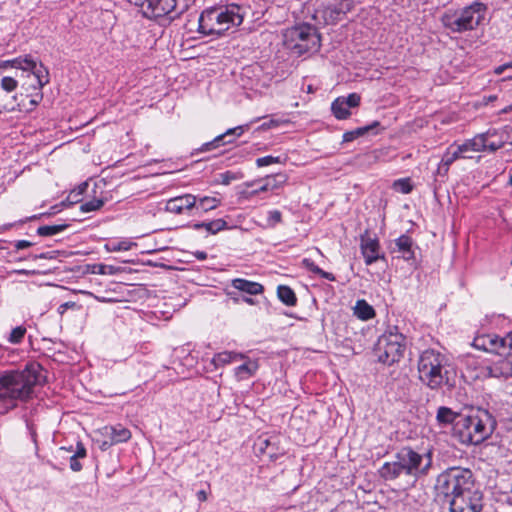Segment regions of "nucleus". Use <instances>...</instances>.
Masks as SVG:
<instances>
[{"mask_svg":"<svg viewBox=\"0 0 512 512\" xmlns=\"http://www.w3.org/2000/svg\"><path fill=\"white\" fill-rule=\"evenodd\" d=\"M466 148V146L451 145L443 154L442 160L451 165L466 152Z\"/></svg>","mask_w":512,"mask_h":512,"instance_id":"31","label":"nucleus"},{"mask_svg":"<svg viewBox=\"0 0 512 512\" xmlns=\"http://www.w3.org/2000/svg\"><path fill=\"white\" fill-rule=\"evenodd\" d=\"M354 315L363 321L370 320L375 316L374 308L365 300H358L354 307Z\"/></svg>","mask_w":512,"mask_h":512,"instance_id":"25","label":"nucleus"},{"mask_svg":"<svg viewBox=\"0 0 512 512\" xmlns=\"http://www.w3.org/2000/svg\"><path fill=\"white\" fill-rule=\"evenodd\" d=\"M40 364L29 363L23 370H8L0 374V403L7 410L17 406V402L32 399L34 387L40 384Z\"/></svg>","mask_w":512,"mask_h":512,"instance_id":"2","label":"nucleus"},{"mask_svg":"<svg viewBox=\"0 0 512 512\" xmlns=\"http://www.w3.org/2000/svg\"><path fill=\"white\" fill-rule=\"evenodd\" d=\"M497 422L485 409L472 410L470 414L459 416L454 423L453 436L465 445H478L494 432Z\"/></svg>","mask_w":512,"mask_h":512,"instance_id":"3","label":"nucleus"},{"mask_svg":"<svg viewBox=\"0 0 512 512\" xmlns=\"http://www.w3.org/2000/svg\"><path fill=\"white\" fill-rule=\"evenodd\" d=\"M33 245L32 242L30 241H27V240H18L15 242V248L16 250H22V249H25V248H29Z\"/></svg>","mask_w":512,"mask_h":512,"instance_id":"54","label":"nucleus"},{"mask_svg":"<svg viewBox=\"0 0 512 512\" xmlns=\"http://www.w3.org/2000/svg\"><path fill=\"white\" fill-rule=\"evenodd\" d=\"M302 265L310 272L314 273V274H318V272L320 271V267H318L311 259L309 258H304L302 260Z\"/></svg>","mask_w":512,"mask_h":512,"instance_id":"47","label":"nucleus"},{"mask_svg":"<svg viewBox=\"0 0 512 512\" xmlns=\"http://www.w3.org/2000/svg\"><path fill=\"white\" fill-rule=\"evenodd\" d=\"M405 340L406 337L397 331L381 335L374 348L378 361L387 365L398 362L405 351Z\"/></svg>","mask_w":512,"mask_h":512,"instance_id":"9","label":"nucleus"},{"mask_svg":"<svg viewBox=\"0 0 512 512\" xmlns=\"http://www.w3.org/2000/svg\"><path fill=\"white\" fill-rule=\"evenodd\" d=\"M433 465L431 449L415 450L410 446L402 447L392 461L385 462L378 470L380 478L395 482L403 478H412L414 484L419 478L429 474Z\"/></svg>","mask_w":512,"mask_h":512,"instance_id":"1","label":"nucleus"},{"mask_svg":"<svg viewBox=\"0 0 512 512\" xmlns=\"http://www.w3.org/2000/svg\"><path fill=\"white\" fill-rule=\"evenodd\" d=\"M1 88L5 91V92H13L17 86H18V81L13 78V77H8V76H5L1 79Z\"/></svg>","mask_w":512,"mask_h":512,"instance_id":"40","label":"nucleus"},{"mask_svg":"<svg viewBox=\"0 0 512 512\" xmlns=\"http://www.w3.org/2000/svg\"><path fill=\"white\" fill-rule=\"evenodd\" d=\"M232 287L241 292H245L249 295L261 294L264 290V287L262 284H260L258 282L249 281V280H246L243 278L233 279Z\"/></svg>","mask_w":512,"mask_h":512,"instance_id":"21","label":"nucleus"},{"mask_svg":"<svg viewBox=\"0 0 512 512\" xmlns=\"http://www.w3.org/2000/svg\"><path fill=\"white\" fill-rule=\"evenodd\" d=\"M220 177H221V183L224 185H228L233 180H237L240 178L236 173L231 172V171H226V172L222 173L220 175Z\"/></svg>","mask_w":512,"mask_h":512,"instance_id":"46","label":"nucleus"},{"mask_svg":"<svg viewBox=\"0 0 512 512\" xmlns=\"http://www.w3.org/2000/svg\"><path fill=\"white\" fill-rule=\"evenodd\" d=\"M214 149H217V148H216L215 143L213 142V140H211L209 142H206V143L202 144L201 147L196 150V153L209 152V151H212Z\"/></svg>","mask_w":512,"mask_h":512,"instance_id":"52","label":"nucleus"},{"mask_svg":"<svg viewBox=\"0 0 512 512\" xmlns=\"http://www.w3.org/2000/svg\"><path fill=\"white\" fill-rule=\"evenodd\" d=\"M245 127L246 126H237V127H234V128H230L228 129L225 134L227 137H231V136H241L244 131H245Z\"/></svg>","mask_w":512,"mask_h":512,"instance_id":"50","label":"nucleus"},{"mask_svg":"<svg viewBox=\"0 0 512 512\" xmlns=\"http://www.w3.org/2000/svg\"><path fill=\"white\" fill-rule=\"evenodd\" d=\"M226 138H227V136H226L225 132L223 134L216 136L213 139V142L215 143L216 148H219L220 146L225 145V144L232 143V140H226Z\"/></svg>","mask_w":512,"mask_h":512,"instance_id":"51","label":"nucleus"},{"mask_svg":"<svg viewBox=\"0 0 512 512\" xmlns=\"http://www.w3.org/2000/svg\"><path fill=\"white\" fill-rule=\"evenodd\" d=\"M75 306H76V303H75V302H72V301L65 302V303L61 304V305L58 307V312H59V314H61V315H62V314H64V313H65V311H66L67 309L73 308V307H75Z\"/></svg>","mask_w":512,"mask_h":512,"instance_id":"55","label":"nucleus"},{"mask_svg":"<svg viewBox=\"0 0 512 512\" xmlns=\"http://www.w3.org/2000/svg\"><path fill=\"white\" fill-rule=\"evenodd\" d=\"M355 7L354 0H331L322 10L316 12V15H323L325 22L336 24Z\"/></svg>","mask_w":512,"mask_h":512,"instance_id":"13","label":"nucleus"},{"mask_svg":"<svg viewBox=\"0 0 512 512\" xmlns=\"http://www.w3.org/2000/svg\"><path fill=\"white\" fill-rule=\"evenodd\" d=\"M450 166L451 165H449L448 163H445V161L441 159L435 175L440 176V177H445L448 174Z\"/></svg>","mask_w":512,"mask_h":512,"instance_id":"48","label":"nucleus"},{"mask_svg":"<svg viewBox=\"0 0 512 512\" xmlns=\"http://www.w3.org/2000/svg\"><path fill=\"white\" fill-rule=\"evenodd\" d=\"M34 67L28 69L27 77L31 79L29 87L33 88L34 93L27 94L30 97L29 103L30 109L37 106L43 99V93L41 89L49 83V71L42 63H37L34 59L32 60Z\"/></svg>","mask_w":512,"mask_h":512,"instance_id":"10","label":"nucleus"},{"mask_svg":"<svg viewBox=\"0 0 512 512\" xmlns=\"http://www.w3.org/2000/svg\"><path fill=\"white\" fill-rule=\"evenodd\" d=\"M349 109L350 108L346 106L343 97L336 98L331 104V111L333 115L339 120L347 119L350 117L351 112Z\"/></svg>","mask_w":512,"mask_h":512,"instance_id":"28","label":"nucleus"},{"mask_svg":"<svg viewBox=\"0 0 512 512\" xmlns=\"http://www.w3.org/2000/svg\"><path fill=\"white\" fill-rule=\"evenodd\" d=\"M283 45L296 56L313 54L320 50L321 36L314 25L301 23L284 30Z\"/></svg>","mask_w":512,"mask_h":512,"instance_id":"6","label":"nucleus"},{"mask_svg":"<svg viewBox=\"0 0 512 512\" xmlns=\"http://www.w3.org/2000/svg\"><path fill=\"white\" fill-rule=\"evenodd\" d=\"M264 181L267 182L270 190H276L280 188L287 181L286 174L277 173L275 175L267 176Z\"/></svg>","mask_w":512,"mask_h":512,"instance_id":"35","label":"nucleus"},{"mask_svg":"<svg viewBox=\"0 0 512 512\" xmlns=\"http://www.w3.org/2000/svg\"><path fill=\"white\" fill-rule=\"evenodd\" d=\"M415 245L413 239L402 234L394 241V247H391L390 252L397 258L410 262L415 261Z\"/></svg>","mask_w":512,"mask_h":512,"instance_id":"17","label":"nucleus"},{"mask_svg":"<svg viewBox=\"0 0 512 512\" xmlns=\"http://www.w3.org/2000/svg\"><path fill=\"white\" fill-rule=\"evenodd\" d=\"M69 227V224L43 225L38 227L37 234L42 237L53 236L63 232Z\"/></svg>","mask_w":512,"mask_h":512,"instance_id":"32","label":"nucleus"},{"mask_svg":"<svg viewBox=\"0 0 512 512\" xmlns=\"http://www.w3.org/2000/svg\"><path fill=\"white\" fill-rule=\"evenodd\" d=\"M277 296L279 300L286 306H295L297 304V297L292 288L287 285H279L277 287Z\"/></svg>","mask_w":512,"mask_h":512,"instance_id":"27","label":"nucleus"},{"mask_svg":"<svg viewBox=\"0 0 512 512\" xmlns=\"http://www.w3.org/2000/svg\"><path fill=\"white\" fill-rule=\"evenodd\" d=\"M435 489L448 499L477 490L472 471L462 467H451L439 474Z\"/></svg>","mask_w":512,"mask_h":512,"instance_id":"7","label":"nucleus"},{"mask_svg":"<svg viewBox=\"0 0 512 512\" xmlns=\"http://www.w3.org/2000/svg\"><path fill=\"white\" fill-rule=\"evenodd\" d=\"M503 344L502 348L504 355H512V331L509 332L505 337H502Z\"/></svg>","mask_w":512,"mask_h":512,"instance_id":"45","label":"nucleus"},{"mask_svg":"<svg viewBox=\"0 0 512 512\" xmlns=\"http://www.w3.org/2000/svg\"><path fill=\"white\" fill-rule=\"evenodd\" d=\"M485 151L495 152L502 148L506 143L512 144V127L505 126L504 128L489 129L485 133Z\"/></svg>","mask_w":512,"mask_h":512,"instance_id":"15","label":"nucleus"},{"mask_svg":"<svg viewBox=\"0 0 512 512\" xmlns=\"http://www.w3.org/2000/svg\"><path fill=\"white\" fill-rule=\"evenodd\" d=\"M196 203L197 196L192 194H183L167 200L164 210L169 213L180 215L186 211L193 210L196 207Z\"/></svg>","mask_w":512,"mask_h":512,"instance_id":"16","label":"nucleus"},{"mask_svg":"<svg viewBox=\"0 0 512 512\" xmlns=\"http://www.w3.org/2000/svg\"><path fill=\"white\" fill-rule=\"evenodd\" d=\"M80 458L72 455L69 460L70 469L74 472H79L82 470V464L79 461Z\"/></svg>","mask_w":512,"mask_h":512,"instance_id":"49","label":"nucleus"},{"mask_svg":"<svg viewBox=\"0 0 512 512\" xmlns=\"http://www.w3.org/2000/svg\"><path fill=\"white\" fill-rule=\"evenodd\" d=\"M135 243L128 241L110 242L106 244V249L110 252L128 251Z\"/></svg>","mask_w":512,"mask_h":512,"instance_id":"37","label":"nucleus"},{"mask_svg":"<svg viewBox=\"0 0 512 512\" xmlns=\"http://www.w3.org/2000/svg\"><path fill=\"white\" fill-rule=\"evenodd\" d=\"M104 205L103 199L93 198L81 204V212L88 213L99 210Z\"/></svg>","mask_w":512,"mask_h":512,"instance_id":"36","label":"nucleus"},{"mask_svg":"<svg viewBox=\"0 0 512 512\" xmlns=\"http://www.w3.org/2000/svg\"><path fill=\"white\" fill-rule=\"evenodd\" d=\"M259 451L262 454H266L271 460H276L280 455L284 453L278 446L277 439L275 437L259 439Z\"/></svg>","mask_w":512,"mask_h":512,"instance_id":"20","label":"nucleus"},{"mask_svg":"<svg viewBox=\"0 0 512 512\" xmlns=\"http://www.w3.org/2000/svg\"><path fill=\"white\" fill-rule=\"evenodd\" d=\"M112 445H114V443H112V440H105L103 441V443L101 444V449L102 450H105L107 449L108 447H111Z\"/></svg>","mask_w":512,"mask_h":512,"instance_id":"64","label":"nucleus"},{"mask_svg":"<svg viewBox=\"0 0 512 512\" xmlns=\"http://www.w3.org/2000/svg\"><path fill=\"white\" fill-rule=\"evenodd\" d=\"M257 368L258 365L256 362L248 361L246 363L239 365L236 368L235 373L238 377L245 378L248 376H252L256 372Z\"/></svg>","mask_w":512,"mask_h":512,"instance_id":"34","label":"nucleus"},{"mask_svg":"<svg viewBox=\"0 0 512 512\" xmlns=\"http://www.w3.org/2000/svg\"><path fill=\"white\" fill-rule=\"evenodd\" d=\"M196 496L200 502H204L207 500V493L204 490L198 491Z\"/></svg>","mask_w":512,"mask_h":512,"instance_id":"61","label":"nucleus"},{"mask_svg":"<svg viewBox=\"0 0 512 512\" xmlns=\"http://www.w3.org/2000/svg\"><path fill=\"white\" fill-rule=\"evenodd\" d=\"M459 416H462V414L453 411L449 407L441 406L437 410L436 420L440 426H447L450 424L454 426V423L458 420Z\"/></svg>","mask_w":512,"mask_h":512,"instance_id":"22","label":"nucleus"},{"mask_svg":"<svg viewBox=\"0 0 512 512\" xmlns=\"http://www.w3.org/2000/svg\"><path fill=\"white\" fill-rule=\"evenodd\" d=\"M281 162H282V160L279 156L275 157V156H271V155L260 157V158L256 159V165L258 167H264V166H268V165L275 164V163H281Z\"/></svg>","mask_w":512,"mask_h":512,"instance_id":"42","label":"nucleus"},{"mask_svg":"<svg viewBox=\"0 0 512 512\" xmlns=\"http://www.w3.org/2000/svg\"><path fill=\"white\" fill-rule=\"evenodd\" d=\"M486 10L484 3L476 1L463 9L444 13L441 20L447 29L462 33L475 29L484 20Z\"/></svg>","mask_w":512,"mask_h":512,"instance_id":"8","label":"nucleus"},{"mask_svg":"<svg viewBox=\"0 0 512 512\" xmlns=\"http://www.w3.org/2000/svg\"><path fill=\"white\" fill-rule=\"evenodd\" d=\"M105 430L114 444L126 442L131 438V432L122 425L106 427Z\"/></svg>","mask_w":512,"mask_h":512,"instance_id":"23","label":"nucleus"},{"mask_svg":"<svg viewBox=\"0 0 512 512\" xmlns=\"http://www.w3.org/2000/svg\"><path fill=\"white\" fill-rule=\"evenodd\" d=\"M221 204V200L216 197L210 196H197V203L194 209L201 210L202 212H208L210 210L216 209Z\"/></svg>","mask_w":512,"mask_h":512,"instance_id":"30","label":"nucleus"},{"mask_svg":"<svg viewBox=\"0 0 512 512\" xmlns=\"http://www.w3.org/2000/svg\"><path fill=\"white\" fill-rule=\"evenodd\" d=\"M502 337L498 335H485L475 339L474 345L479 349L493 352L498 355H504L502 348L503 344Z\"/></svg>","mask_w":512,"mask_h":512,"instance_id":"18","label":"nucleus"},{"mask_svg":"<svg viewBox=\"0 0 512 512\" xmlns=\"http://www.w3.org/2000/svg\"><path fill=\"white\" fill-rule=\"evenodd\" d=\"M485 135L483 133L476 135L473 139L467 140L459 146H466V152L471 151H485Z\"/></svg>","mask_w":512,"mask_h":512,"instance_id":"33","label":"nucleus"},{"mask_svg":"<svg viewBox=\"0 0 512 512\" xmlns=\"http://www.w3.org/2000/svg\"><path fill=\"white\" fill-rule=\"evenodd\" d=\"M116 269L112 265L96 264L93 267V273L101 275H113Z\"/></svg>","mask_w":512,"mask_h":512,"instance_id":"43","label":"nucleus"},{"mask_svg":"<svg viewBox=\"0 0 512 512\" xmlns=\"http://www.w3.org/2000/svg\"><path fill=\"white\" fill-rule=\"evenodd\" d=\"M447 358L440 352L427 349L418 359L419 380L432 390L446 386L452 390L456 386V374L448 369Z\"/></svg>","mask_w":512,"mask_h":512,"instance_id":"4","label":"nucleus"},{"mask_svg":"<svg viewBox=\"0 0 512 512\" xmlns=\"http://www.w3.org/2000/svg\"><path fill=\"white\" fill-rule=\"evenodd\" d=\"M9 110L10 108L6 103V98L0 94V114Z\"/></svg>","mask_w":512,"mask_h":512,"instance_id":"58","label":"nucleus"},{"mask_svg":"<svg viewBox=\"0 0 512 512\" xmlns=\"http://www.w3.org/2000/svg\"><path fill=\"white\" fill-rule=\"evenodd\" d=\"M488 374L491 376V377H499L500 376V372H499V369L498 368H494V367H489L488 368Z\"/></svg>","mask_w":512,"mask_h":512,"instance_id":"60","label":"nucleus"},{"mask_svg":"<svg viewBox=\"0 0 512 512\" xmlns=\"http://www.w3.org/2000/svg\"><path fill=\"white\" fill-rule=\"evenodd\" d=\"M51 259L52 256L50 255L49 252H46V253H41L39 255H33V259Z\"/></svg>","mask_w":512,"mask_h":512,"instance_id":"63","label":"nucleus"},{"mask_svg":"<svg viewBox=\"0 0 512 512\" xmlns=\"http://www.w3.org/2000/svg\"><path fill=\"white\" fill-rule=\"evenodd\" d=\"M384 130V127L381 126L379 121H373L371 124H368L363 127H358L354 130L347 131L343 134L342 140L343 142H351L359 137H363L369 133L373 135H377L380 131Z\"/></svg>","mask_w":512,"mask_h":512,"instance_id":"19","label":"nucleus"},{"mask_svg":"<svg viewBox=\"0 0 512 512\" xmlns=\"http://www.w3.org/2000/svg\"><path fill=\"white\" fill-rule=\"evenodd\" d=\"M32 60L33 58L31 56L17 57L12 60L3 61L0 64V68L13 67L28 72L30 67H34Z\"/></svg>","mask_w":512,"mask_h":512,"instance_id":"26","label":"nucleus"},{"mask_svg":"<svg viewBox=\"0 0 512 512\" xmlns=\"http://www.w3.org/2000/svg\"><path fill=\"white\" fill-rule=\"evenodd\" d=\"M138 6L146 18H159L176 10L177 0H128Z\"/></svg>","mask_w":512,"mask_h":512,"instance_id":"11","label":"nucleus"},{"mask_svg":"<svg viewBox=\"0 0 512 512\" xmlns=\"http://www.w3.org/2000/svg\"><path fill=\"white\" fill-rule=\"evenodd\" d=\"M237 4L204 10L198 19V32L205 36L221 37L232 26H240L244 15Z\"/></svg>","mask_w":512,"mask_h":512,"instance_id":"5","label":"nucleus"},{"mask_svg":"<svg viewBox=\"0 0 512 512\" xmlns=\"http://www.w3.org/2000/svg\"><path fill=\"white\" fill-rule=\"evenodd\" d=\"M75 457L78 458H85L87 455L86 448L82 442H77L76 451L73 454Z\"/></svg>","mask_w":512,"mask_h":512,"instance_id":"53","label":"nucleus"},{"mask_svg":"<svg viewBox=\"0 0 512 512\" xmlns=\"http://www.w3.org/2000/svg\"><path fill=\"white\" fill-rule=\"evenodd\" d=\"M343 100L349 108H354L359 106L361 97L357 93H351L347 97H343Z\"/></svg>","mask_w":512,"mask_h":512,"instance_id":"44","label":"nucleus"},{"mask_svg":"<svg viewBox=\"0 0 512 512\" xmlns=\"http://www.w3.org/2000/svg\"><path fill=\"white\" fill-rule=\"evenodd\" d=\"M15 273L18 275H26V276L36 274V272L34 270H26V269L15 270Z\"/></svg>","mask_w":512,"mask_h":512,"instance_id":"59","label":"nucleus"},{"mask_svg":"<svg viewBox=\"0 0 512 512\" xmlns=\"http://www.w3.org/2000/svg\"><path fill=\"white\" fill-rule=\"evenodd\" d=\"M394 188L404 194H408L412 191L413 186L411 185L409 178H403L394 182Z\"/></svg>","mask_w":512,"mask_h":512,"instance_id":"41","label":"nucleus"},{"mask_svg":"<svg viewBox=\"0 0 512 512\" xmlns=\"http://www.w3.org/2000/svg\"><path fill=\"white\" fill-rule=\"evenodd\" d=\"M360 250L366 265H371L378 260L385 259L384 254L380 253L378 238H371L368 230H365V232L360 235Z\"/></svg>","mask_w":512,"mask_h":512,"instance_id":"14","label":"nucleus"},{"mask_svg":"<svg viewBox=\"0 0 512 512\" xmlns=\"http://www.w3.org/2000/svg\"><path fill=\"white\" fill-rule=\"evenodd\" d=\"M194 255L198 260L201 261L207 259V253L204 251H196Z\"/></svg>","mask_w":512,"mask_h":512,"instance_id":"62","label":"nucleus"},{"mask_svg":"<svg viewBox=\"0 0 512 512\" xmlns=\"http://www.w3.org/2000/svg\"><path fill=\"white\" fill-rule=\"evenodd\" d=\"M194 230H200L204 228L209 234H216L227 228V222L224 219H216L210 222H198L192 225Z\"/></svg>","mask_w":512,"mask_h":512,"instance_id":"24","label":"nucleus"},{"mask_svg":"<svg viewBox=\"0 0 512 512\" xmlns=\"http://www.w3.org/2000/svg\"><path fill=\"white\" fill-rule=\"evenodd\" d=\"M25 334L26 328L23 326H17L12 329L8 340L12 344H18L23 340Z\"/></svg>","mask_w":512,"mask_h":512,"instance_id":"38","label":"nucleus"},{"mask_svg":"<svg viewBox=\"0 0 512 512\" xmlns=\"http://www.w3.org/2000/svg\"><path fill=\"white\" fill-rule=\"evenodd\" d=\"M242 358V354L224 351L214 355L212 363L214 364L215 367H221Z\"/></svg>","mask_w":512,"mask_h":512,"instance_id":"29","label":"nucleus"},{"mask_svg":"<svg viewBox=\"0 0 512 512\" xmlns=\"http://www.w3.org/2000/svg\"><path fill=\"white\" fill-rule=\"evenodd\" d=\"M282 222V213L279 210H271L268 212L267 224L268 228H275Z\"/></svg>","mask_w":512,"mask_h":512,"instance_id":"39","label":"nucleus"},{"mask_svg":"<svg viewBox=\"0 0 512 512\" xmlns=\"http://www.w3.org/2000/svg\"><path fill=\"white\" fill-rule=\"evenodd\" d=\"M318 276L324 278V279H327L329 281H335L336 280V277L334 276V274L330 273V272H326L322 269H320V271L318 272L317 274Z\"/></svg>","mask_w":512,"mask_h":512,"instance_id":"57","label":"nucleus"},{"mask_svg":"<svg viewBox=\"0 0 512 512\" xmlns=\"http://www.w3.org/2000/svg\"><path fill=\"white\" fill-rule=\"evenodd\" d=\"M450 512H481L483 494L478 489L469 494H462L448 499Z\"/></svg>","mask_w":512,"mask_h":512,"instance_id":"12","label":"nucleus"},{"mask_svg":"<svg viewBox=\"0 0 512 512\" xmlns=\"http://www.w3.org/2000/svg\"><path fill=\"white\" fill-rule=\"evenodd\" d=\"M269 190H270V188H269V186H268L267 182H266V181H264V184H263V185H261L259 188L255 189V190L251 191V192L249 193V195H250V196L257 195V194H259L260 192H266V191H269Z\"/></svg>","mask_w":512,"mask_h":512,"instance_id":"56","label":"nucleus"}]
</instances>
